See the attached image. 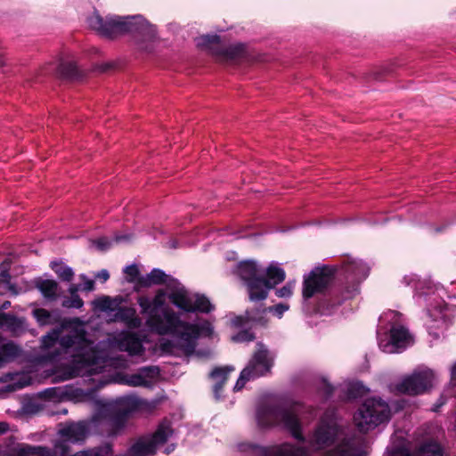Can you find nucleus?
I'll list each match as a JSON object with an SVG mask.
<instances>
[{
	"label": "nucleus",
	"mask_w": 456,
	"mask_h": 456,
	"mask_svg": "<svg viewBox=\"0 0 456 456\" xmlns=\"http://www.w3.org/2000/svg\"><path fill=\"white\" fill-rule=\"evenodd\" d=\"M32 314L42 326L60 322L59 327L42 338L41 358L43 361L52 362L68 361L69 370L64 379L91 374L107 364L115 367L125 364L122 359L103 358L97 355L94 342L89 338L85 324L79 318L61 320L58 311L50 312L44 308H36Z\"/></svg>",
	"instance_id": "nucleus-1"
},
{
	"label": "nucleus",
	"mask_w": 456,
	"mask_h": 456,
	"mask_svg": "<svg viewBox=\"0 0 456 456\" xmlns=\"http://www.w3.org/2000/svg\"><path fill=\"white\" fill-rule=\"evenodd\" d=\"M168 297L167 289H159L151 299L140 297L138 305L142 314H147V326L159 335H169L161 338L158 347L163 354L191 355L194 353L197 341L201 337L213 335L212 324L204 319H191L188 312H175L166 304Z\"/></svg>",
	"instance_id": "nucleus-2"
},
{
	"label": "nucleus",
	"mask_w": 456,
	"mask_h": 456,
	"mask_svg": "<svg viewBox=\"0 0 456 456\" xmlns=\"http://www.w3.org/2000/svg\"><path fill=\"white\" fill-rule=\"evenodd\" d=\"M335 274L343 276L346 285L341 291V299L332 305L354 297L359 292V284L369 274V267L361 260L351 256L341 259L339 265L315 267L304 276L302 295L305 300L315 294L322 293L331 283Z\"/></svg>",
	"instance_id": "nucleus-3"
},
{
	"label": "nucleus",
	"mask_w": 456,
	"mask_h": 456,
	"mask_svg": "<svg viewBox=\"0 0 456 456\" xmlns=\"http://www.w3.org/2000/svg\"><path fill=\"white\" fill-rule=\"evenodd\" d=\"M87 24L99 35L108 38H114L124 33H135V44L142 52H151L157 38L155 27L142 15H108L103 18L94 11L87 18Z\"/></svg>",
	"instance_id": "nucleus-4"
},
{
	"label": "nucleus",
	"mask_w": 456,
	"mask_h": 456,
	"mask_svg": "<svg viewBox=\"0 0 456 456\" xmlns=\"http://www.w3.org/2000/svg\"><path fill=\"white\" fill-rule=\"evenodd\" d=\"M311 450L323 456H364L355 437L348 436L338 423L334 412H326L307 438Z\"/></svg>",
	"instance_id": "nucleus-5"
},
{
	"label": "nucleus",
	"mask_w": 456,
	"mask_h": 456,
	"mask_svg": "<svg viewBox=\"0 0 456 456\" xmlns=\"http://www.w3.org/2000/svg\"><path fill=\"white\" fill-rule=\"evenodd\" d=\"M305 412L306 407L297 402L265 403L257 408L256 419L262 428H279L303 442V416Z\"/></svg>",
	"instance_id": "nucleus-6"
},
{
	"label": "nucleus",
	"mask_w": 456,
	"mask_h": 456,
	"mask_svg": "<svg viewBox=\"0 0 456 456\" xmlns=\"http://www.w3.org/2000/svg\"><path fill=\"white\" fill-rule=\"evenodd\" d=\"M138 284L150 287L152 284H163L168 293L170 302L179 309L188 312L209 313L214 309L208 297L187 290L178 280L167 275L160 269H153L146 276H141Z\"/></svg>",
	"instance_id": "nucleus-7"
},
{
	"label": "nucleus",
	"mask_w": 456,
	"mask_h": 456,
	"mask_svg": "<svg viewBox=\"0 0 456 456\" xmlns=\"http://www.w3.org/2000/svg\"><path fill=\"white\" fill-rule=\"evenodd\" d=\"M235 272L245 282L252 301L266 298L268 291L282 282L286 277L285 271L276 262H272L264 270L255 261H241L237 265Z\"/></svg>",
	"instance_id": "nucleus-8"
},
{
	"label": "nucleus",
	"mask_w": 456,
	"mask_h": 456,
	"mask_svg": "<svg viewBox=\"0 0 456 456\" xmlns=\"http://www.w3.org/2000/svg\"><path fill=\"white\" fill-rule=\"evenodd\" d=\"M377 337L379 348L387 354L402 352L413 344L412 336L403 324V314L393 310L380 315Z\"/></svg>",
	"instance_id": "nucleus-9"
},
{
	"label": "nucleus",
	"mask_w": 456,
	"mask_h": 456,
	"mask_svg": "<svg viewBox=\"0 0 456 456\" xmlns=\"http://www.w3.org/2000/svg\"><path fill=\"white\" fill-rule=\"evenodd\" d=\"M97 355L103 358H118L122 359L125 362V364L121 367H115L114 365L107 364L105 367L102 369H98L96 371L91 372V374H86L85 376H92L95 375V377L92 378L91 380L94 384H95L96 389H99L110 383H118V384H125L130 387H151L158 379L159 375V369L157 366H147L139 369L135 373L133 374H121L116 372L111 375H102L98 376L100 373L109 372L110 369H121L126 366V360L121 356H109L103 354H100L96 350Z\"/></svg>",
	"instance_id": "nucleus-10"
},
{
	"label": "nucleus",
	"mask_w": 456,
	"mask_h": 456,
	"mask_svg": "<svg viewBox=\"0 0 456 456\" xmlns=\"http://www.w3.org/2000/svg\"><path fill=\"white\" fill-rule=\"evenodd\" d=\"M411 281L414 282L413 286L416 290L414 297L417 304L425 306L428 317L437 322V328H441L444 324L446 317V307L439 293V291L444 290L443 288L436 287L429 282L415 281L413 277L411 278Z\"/></svg>",
	"instance_id": "nucleus-11"
},
{
	"label": "nucleus",
	"mask_w": 456,
	"mask_h": 456,
	"mask_svg": "<svg viewBox=\"0 0 456 456\" xmlns=\"http://www.w3.org/2000/svg\"><path fill=\"white\" fill-rule=\"evenodd\" d=\"M391 416L390 406L379 398L367 399L355 412L354 420L361 432H368L386 422Z\"/></svg>",
	"instance_id": "nucleus-12"
},
{
	"label": "nucleus",
	"mask_w": 456,
	"mask_h": 456,
	"mask_svg": "<svg viewBox=\"0 0 456 456\" xmlns=\"http://www.w3.org/2000/svg\"><path fill=\"white\" fill-rule=\"evenodd\" d=\"M274 357L273 353L269 351L264 344L257 343L256 352L247 366L241 370L233 390L240 391L248 381L268 374L273 365Z\"/></svg>",
	"instance_id": "nucleus-13"
},
{
	"label": "nucleus",
	"mask_w": 456,
	"mask_h": 456,
	"mask_svg": "<svg viewBox=\"0 0 456 456\" xmlns=\"http://www.w3.org/2000/svg\"><path fill=\"white\" fill-rule=\"evenodd\" d=\"M436 374L430 368L420 365L393 385V390L400 394L419 395L429 391L436 383Z\"/></svg>",
	"instance_id": "nucleus-14"
},
{
	"label": "nucleus",
	"mask_w": 456,
	"mask_h": 456,
	"mask_svg": "<svg viewBox=\"0 0 456 456\" xmlns=\"http://www.w3.org/2000/svg\"><path fill=\"white\" fill-rule=\"evenodd\" d=\"M198 45L205 46L221 62L233 63L249 59V53L243 44L222 45L216 35H205L198 38Z\"/></svg>",
	"instance_id": "nucleus-15"
},
{
	"label": "nucleus",
	"mask_w": 456,
	"mask_h": 456,
	"mask_svg": "<svg viewBox=\"0 0 456 456\" xmlns=\"http://www.w3.org/2000/svg\"><path fill=\"white\" fill-rule=\"evenodd\" d=\"M98 405V415L105 411L116 412L128 418L131 414L138 411H151L157 407L156 401H146L135 395H126L116 399L113 402L96 400Z\"/></svg>",
	"instance_id": "nucleus-16"
},
{
	"label": "nucleus",
	"mask_w": 456,
	"mask_h": 456,
	"mask_svg": "<svg viewBox=\"0 0 456 456\" xmlns=\"http://www.w3.org/2000/svg\"><path fill=\"white\" fill-rule=\"evenodd\" d=\"M240 452H251L255 456H309L308 452L300 446L291 444H281L269 447H262L251 443L238 444Z\"/></svg>",
	"instance_id": "nucleus-17"
},
{
	"label": "nucleus",
	"mask_w": 456,
	"mask_h": 456,
	"mask_svg": "<svg viewBox=\"0 0 456 456\" xmlns=\"http://www.w3.org/2000/svg\"><path fill=\"white\" fill-rule=\"evenodd\" d=\"M109 347L130 355H142L144 352L142 339L134 332L121 331L110 335L106 341Z\"/></svg>",
	"instance_id": "nucleus-18"
},
{
	"label": "nucleus",
	"mask_w": 456,
	"mask_h": 456,
	"mask_svg": "<svg viewBox=\"0 0 456 456\" xmlns=\"http://www.w3.org/2000/svg\"><path fill=\"white\" fill-rule=\"evenodd\" d=\"M127 418L116 412L105 411L102 415H98V411L91 419V425L97 426L102 421L107 423V433L109 436H116L119 435L126 425Z\"/></svg>",
	"instance_id": "nucleus-19"
},
{
	"label": "nucleus",
	"mask_w": 456,
	"mask_h": 456,
	"mask_svg": "<svg viewBox=\"0 0 456 456\" xmlns=\"http://www.w3.org/2000/svg\"><path fill=\"white\" fill-rule=\"evenodd\" d=\"M110 320L121 322L129 329H138L142 323V319L136 314L135 309L126 306L117 307Z\"/></svg>",
	"instance_id": "nucleus-20"
},
{
	"label": "nucleus",
	"mask_w": 456,
	"mask_h": 456,
	"mask_svg": "<svg viewBox=\"0 0 456 456\" xmlns=\"http://www.w3.org/2000/svg\"><path fill=\"white\" fill-rule=\"evenodd\" d=\"M289 309V305L288 303H279L275 305L270 306L267 309L257 310L256 313L247 311L245 319L247 322H252L256 323L264 324L263 322V314L268 311L273 313L275 316L281 319L285 312Z\"/></svg>",
	"instance_id": "nucleus-21"
},
{
	"label": "nucleus",
	"mask_w": 456,
	"mask_h": 456,
	"mask_svg": "<svg viewBox=\"0 0 456 456\" xmlns=\"http://www.w3.org/2000/svg\"><path fill=\"white\" fill-rule=\"evenodd\" d=\"M234 370V367L232 366H225V367H216L215 368L211 373L210 377L213 379L216 383L214 385V395L216 400H220L222 398V389L224 384L228 379V376L231 372Z\"/></svg>",
	"instance_id": "nucleus-22"
},
{
	"label": "nucleus",
	"mask_w": 456,
	"mask_h": 456,
	"mask_svg": "<svg viewBox=\"0 0 456 456\" xmlns=\"http://www.w3.org/2000/svg\"><path fill=\"white\" fill-rule=\"evenodd\" d=\"M60 434L67 441L80 442L86 436V428L82 423H73L61 429Z\"/></svg>",
	"instance_id": "nucleus-23"
},
{
	"label": "nucleus",
	"mask_w": 456,
	"mask_h": 456,
	"mask_svg": "<svg viewBox=\"0 0 456 456\" xmlns=\"http://www.w3.org/2000/svg\"><path fill=\"white\" fill-rule=\"evenodd\" d=\"M36 287L39 289L45 298L48 300H55L59 295V285L54 280L39 279Z\"/></svg>",
	"instance_id": "nucleus-24"
},
{
	"label": "nucleus",
	"mask_w": 456,
	"mask_h": 456,
	"mask_svg": "<svg viewBox=\"0 0 456 456\" xmlns=\"http://www.w3.org/2000/svg\"><path fill=\"white\" fill-rule=\"evenodd\" d=\"M20 354V348L12 342L1 343L0 342V368L5 363L12 361Z\"/></svg>",
	"instance_id": "nucleus-25"
},
{
	"label": "nucleus",
	"mask_w": 456,
	"mask_h": 456,
	"mask_svg": "<svg viewBox=\"0 0 456 456\" xmlns=\"http://www.w3.org/2000/svg\"><path fill=\"white\" fill-rule=\"evenodd\" d=\"M59 74L69 79H75L80 77V71L76 64V62L72 60L62 61L58 68Z\"/></svg>",
	"instance_id": "nucleus-26"
},
{
	"label": "nucleus",
	"mask_w": 456,
	"mask_h": 456,
	"mask_svg": "<svg viewBox=\"0 0 456 456\" xmlns=\"http://www.w3.org/2000/svg\"><path fill=\"white\" fill-rule=\"evenodd\" d=\"M415 456H443V450L436 442L428 441L419 445Z\"/></svg>",
	"instance_id": "nucleus-27"
},
{
	"label": "nucleus",
	"mask_w": 456,
	"mask_h": 456,
	"mask_svg": "<svg viewBox=\"0 0 456 456\" xmlns=\"http://www.w3.org/2000/svg\"><path fill=\"white\" fill-rule=\"evenodd\" d=\"M120 300L118 297L111 298L105 296L95 299L93 302V305L96 309H99L102 312H114L118 306Z\"/></svg>",
	"instance_id": "nucleus-28"
},
{
	"label": "nucleus",
	"mask_w": 456,
	"mask_h": 456,
	"mask_svg": "<svg viewBox=\"0 0 456 456\" xmlns=\"http://www.w3.org/2000/svg\"><path fill=\"white\" fill-rule=\"evenodd\" d=\"M43 409L44 405L40 400L30 398L23 401L20 408V413L32 416L39 413Z\"/></svg>",
	"instance_id": "nucleus-29"
},
{
	"label": "nucleus",
	"mask_w": 456,
	"mask_h": 456,
	"mask_svg": "<svg viewBox=\"0 0 456 456\" xmlns=\"http://www.w3.org/2000/svg\"><path fill=\"white\" fill-rule=\"evenodd\" d=\"M51 267L61 281H70L74 277V272L72 268L64 265L63 263L52 262Z\"/></svg>",
	"instance_id": "nucleus-30"
},
{
	"label": "nucleus",
	"mask_w": 456,
	"mask_h": 456,
	"mask_svg": "<svg viewBox=\"0 0 456 456\" xmlns=\"http://www.w3.org/2000/svg\"><path fill=\"white\" fill-rule=\"evenodd\" d=\"M19 326V320L9 314L0 313V328L14 330Z\"/></svg>",
	"instance_id": "nucleus-31"
},
{
	"label": "nucleus",
	"mask_w": 456,
	"mask_h": 456,
	"mask_svg": "<svg viewBox=\"0 0 456 456\" xmlns=\"http://www.w3.org/2000/svg\"><path fill=\"white\" fill-rule=\"evenodd\" d=\"M40 446H32L29 444H19L13 450L12 456H33L36 452V450H39Z\"/></svg>",
	"instance_id": "nucleus-32"
},
{
	"label": "nucleus",
	"mask_w": 456,
	"mask_h": 456,
	"mask_svg": "<svg viewBox=\"0 0 456 456\" xmlns=\"http://www.w3.org/2000/svg\"><path fill=\"white\" fill-rule=\"evenodd\" d=\"M11 262L6 259L0 265V284L5 289L10 288V275L8 270L10 268Z\"/></svg>",
	"instance_id": "nucleus-33"
},
{
	"label": "nucleus",
	"mask_w": 456,
	"mask_h": 456,
	"mask_svg": "<svg viewBox=\"0 0 456 456\" xmlns=\"http://www.w3.org/2000/svg\"><path fill=\"white\" fill-rule=\"evenodd\" d=\"M295 286L296 281H289L282 288L276 289L275 294L281 298H289L292 296Z\"/></svg>",
	"instance_id": "nucleus-34"
},
{
	"label": "nucleus",
	"mask_w": 456,
	"mask_h": 456,
	"mask_svg": "<svg viewBox=\"0 0 456 456\" xmlns=\"http://www.w3.org/2000/svg\"><path fill=\"white\" fill-rule=\"evenodd\" d=\"M124 273L126 275V281L128 282H137L139 280V270L136 265H132L126 266L124 269Z\"/></svg>",
	"instance_id": "nucleus-35"
},
{
	"label": "nucleus",
	"mask_w": 456,
	"mask_h": 456,
	"mask_svg": "<svg viewBox=\"0 0 456 456\" xmlns=\"http://www.w3.org/2000/svg\"><path fill=\"white\" fill-rule=\"evenodd\" d=\"M84 305L83 300L79 296H71L69 298H65L62 302V306L66 308L79 309Z\"/></svg>",
	"instance_id": "nucleus-36"
},
{
	"label": "nucleus",
	"mask_w": 456,
	"mask_h": 456,
	"mask_svg": "<svg viewBox=\"0 0 456 456\" xmlns=\"http://www.w3.org/2000/svg\"><path fill=\"white\" fill-rule=\"evenodd\" d=\"M367 392V388L360 382L350 385L349 394L353 397L361 396Z\"/></svg>",
	"instance_id": "nucleus-37"
},
{
	"label": "nucleus",
	"mask_w": 456,
	"mask_h": 456,
	"mask_svg": "<svg viewBox=\"0 0 456 456\" xmlns=\"http://www.w3.org/2000/svg\"><path fill=\"white\" fill-rule=\"evenodd\" d=\"M75 395L79 397L80 401H90L94 399V390L92 389H76L74 391Z\"/></svg>",
	"instance_id": "nucleus-38"
},
{
	"label": "nucleus",
	"mask_w": 456,
	"mask_h": 456,
	"mask_svg": "<svg viewBox=\"0 0 456 456\" xmlns=\"http://www.w3.org/2000/svg\"><path fill=\"white\" fill-rule=\"evenodd\" d=\"M112 240L108 239V238H105V237H102V238H100L96 240H94L93 241V244L101 251H105L107 249H109L110 248V246L112 245Z\"/></svg>",
	"instance_id": "nucleus-39"
},
{
	"label": "nucleus",
	"mask_w": 456,
	"mask_h": 456,
	"mask_svg": "<svg viewBox=\"0 0 456 456\" xmlns=\"http://www.w3.org/2000/svg\"><path fill=\"white\" fill-rule=\"evenodd\" d=\"M254 339V336L248 330L240 331L237 335L232 337L234 342H248Z\"/></svg>",
	"instance_id": "nucleus-40"
},
{
	"label": "nucleus",
	"mask_w": 456,
	"mask_h": 456,
	"mask_svg": "<svg viewBox=\"0 0 456 456\" xmlns=\"http://www.w3.org/2000/svg\"><path fill=\"white\" fill-rule=\"evenodd\" d=\"M80 278L84 281L81 289L85 291H92L94 288V281L88 279L85 274H81Z\"/></svg>",
	"instance_id": "nucleus-41"
},
{
	"label": "nucleus",
	"mask_w": 456,
	"mask_h": 456,
	"mask_svg": "<svg viewBox=\"0 0 456 456\" xmlns=\"http://www.w3.org/2000/svg\"><path fill=\"white\" fill-rule=\"evenodd\" d=\"M321 391L325 398H328L331 395L333 392V387L330 384L326 382V380L322 381Z\"/></svg>",
	"instance_id": "nucleus-42"
},
{
	"label": "nucleus",
	"mask_w": 456,
	"mask_h": 456,
	"mask_svg": "<svg viewBox=\"0 0 456 456\" xmlns=\"http://www.w3.org/2000/svg\"><path fill=\"white\" fill-rule=\"evenodd\" d=\"M390 456H415V452H411L409 448L403 446L395 451Z\"/></svg>",
	"instance_id": "nucleus-43"
},
{
	"label": "nucleus",
	"mask_w": 456,
	"mask_h": 456,
	"mask_svg": "<svg viewBox=\"0 0 456 456\" xmlns=\"http://www.w3.org/2000/svg\"><path fill=\"white\" fill-rule=\"evenodd\" d=\"M131 239H132V235L129 233H126V234H122V235H116L114 237L113 241H115L117 243L127 242V241H130Z\"/></svg>",
	"instance_id": "nucleus-44"
},
{
	"label": "nucleus",
	"mask_w": 456,
	"mask_h": 456,
	"mask_svg": "<svg viewBox=\"0 0 456 456\" xmlns=\"http://www.w3.org/2000/svg\"><path fill=\"white\" fill-rule=\"evenodd\" d=\"M95 277L99 280H101L102 281L105 282L109 278H110V274H109V272L105 269L100 271L96 275Z\"/></svg>",
	"instance_id": "nucleus-45"
},
{
	"label": "nucleus",
	"mask_w": 456,
	"mask_h": 456,
	"mask_svg": "<svg viewBox=\"0 0 456 456\" xmlns=\"http://www.w3.org/2000/svg\"><path fill=\"white\" fill-rule=\"evenodd\" d=\"M81 289V288L78 285L71 284L69 288V292L71 296H78L77 291Z\"/></svg>",
	"instance_id": "nucleus-46"
},
{
	"label": "nucleus",
	"mask_w": 456,
	"mask_h": 456,
	"mask_svg": "<svg viewBox=\"0 0 456 456\" xmlns=\"http://www.w3.org/2000/svg\"><path fill=\"white\" fill-rule=\"evenodd\" d=\"M9 429H10V426L7 422H5V421L0 422V435L7 433L9 431Z\"/></svg>",
	"instance_id": "nucleus-47"
},
{
	"label": "nucleus",
	"mask_w": 456,
	"mask_h": 456,
	"mask_svg": "<svg viewBox=\"0 0 456 456\" xmlns=\"http://www.w3.org/2000/svg\"><path fill=\"white\" fill-rule=\"evenodd\" d=\"M46 450L44 447L40 446L39 450H36V452L33 456H46Z\"/></svg>",
	"instance_id": "nucleus-48"
},
{
	"label": "nucleus",
	"mask_w": 456,
	"mask_h": 456,
	"mask_svg": "<svg viewBox=\"0 0 456 456\" xmlns=\"http://www.w3.org/2000/svg\"><path fill=\"white\" fill-rule=\"evenodd\" d=\"M451 376H452V380L453 382H456V362L452 365V367L451 369Z\"/></svg>",
	"instance_id": "nucleus-49"
},
{
	"label": "nucleus",
	"mask_w": 456,
	"mask_h": 456,
	"mask_svg": "<svg viewBox=\"0 0 456 456\" xmlns=\"http://www.w3.org/2000/svg\"><path fill=\"white\" fill-rule=\"evenodd\" d=\"M444 403H445V400H444V397L442 396V397L439 399V403H438L436 405H435V407H434V409H433V410H434L435 411H438V409H439L443 404H444Z\"/></svg>",
	"instance_id": "nucleus-50"
},
{
	"label": "nucleus",
	"mask_w": 456,
	"mask_h": 456,
	"mask_svg": "<svg viewBox=\"0 0 456 456\" xmlns=\"http://www.w3.org/2000/svg\"><path fill=\"white\" fill-rule=\"evenodd\" d=\"M11 305V302L10 301H5L1 305V309H7L9 308Z\"/></svg>",
	"instance_id": "nucleus-51"
},
{
	"label": "nucleus",
	"mask_w": 456,
	"mask_h": 456,
	"mask_svg": "<svg viewBox=\"0 0 456 456\" xmlns=\"http://www.w3.org/2000/svg\"><path fill=\"white\" fill-rule=\"evenodd\" d=\"M169 247H170L171 248H177L176 241H175V240L170 241V242H169Z\"/></svg>",
	"instance_id": "nucleus-52"
},
{
	"label": "nucleus",
	"mask_w": 456,
	"mask_h": 456,
	"mask_svg": "<svg viewBox=\"0 0 456 456\" xmlns=\"http://www.w3.org/2000/svg\"><path fill=\"white\" fill-rule=\"evenodd\" d=\"M4 65V61L2 59V57H0V66Z\"/></svg>",
	"instance_id": "nucleus-53"
}]
</instances>
